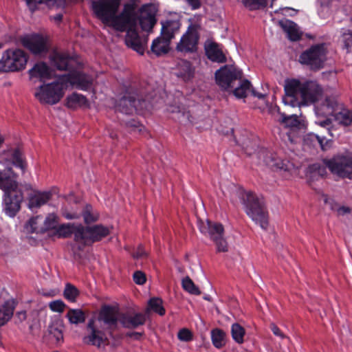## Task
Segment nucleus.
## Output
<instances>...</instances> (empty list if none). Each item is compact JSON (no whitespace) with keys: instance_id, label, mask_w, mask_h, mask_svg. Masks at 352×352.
I'll return each instance as SVG.
<instances>
[{"instance_id":"1","label":"nucleus","mask_w":352,"mask_h":352,"mask_svg":"<svg viewBox=\"0 0 352 352\" xmlns=\"http://www.w3.org/2000/svg\"><path fill=\"white\" fill-rule=\"evenodd\" d=\"M122 0H93L91 9L97 19L106 25L118 32L125 30L127 24L133 21L132 4L124 3L122 11L118 14Z\"/></svg>"},{"instance_id":"62","label":"nucleus","mask_w":352,"mask_h":352,"mask_svg":"<svg viewBox=\"0 0 352 352\" xmlns=\"http://www.w3.org/2000/svg\"><path fill=\"white\" fill-rule=\"evenodd\" d=\"M248 92H251L252 94L255 96V97H257L259 99H263L265 97V95L264 94H260V93H257L253 89H252V85L250 86V90L247 91V94Z\"/></svg>"},{"instance_id":"19","label":"nucleus","mask_w":352,"mask_h":352,"mask_svg":"<svg viewBox=\"0 0 352 352\" xmlns=\"http://www.w3.org/2000/svg\"><path fill=\"white\" fill-rule=\"evenodd\" d=\"M23 199L21 191L4 195V210L10 217H14L21 208V203Z\"/></svg>"},{"instance_id":"15","label":"nucleus","mask_w":352,"mask_h":352,"mask_svg":"<svg viewBox=\"0 0 352 352\" xmlns=\"http://www.w3.org/2000/svg\"><path fill=\"white\" fill-rule=\"evenodd\" d=\"M126 32L125 43L138 54L142 55L147 44V39L142 38L139 35L136 27H127L122 32Z\"/></svg>"},{"instance_id":"58","label":"nucleus","mask_w":352,"mask_h":352,"mask_svg":"<svg viewBox=\"0 0 352 352\" xmlns=\"http://www.w3.org/2000/svg\"><path fill=\"white\" fill-rule=\"evenodd\" d=\"M326 118L324 120L322 121H317L316 123L322 126L327 128V129H329L331 126V120L329 118V117H325Z\"/></svg>"},{"instance_id":"26","label":"nucleus","mask_w":352,"mask_h":352,"mask_svg":"<svg viewBox=\"0 0 352 352\" xmlns=\"http://www.w3.org/2000/svg\"><path fill=\"white\" fill-rule=\"evenodd\" d=\"M87 329L90 330V334L85 337V342L88 344L100 347L101 344L105 342V340L103 339L102 332L95 328L94 320L93 319L89 321Z\"/></svg>"},{"instance_id":"43","label":"nucleus","mask_w":352,"mask_h":352,"mask_svg":"<svg viewBox=\"0 0 352 352\" xmlns=\"http://www.w3.org/2000/svg\"><path fill=\"white\" fill-rule=\"evenodd\" d=\"M231 335L233 340L239 343L243 342V338L245 335V329L239 323H234L231 327Z\"/></svg>"},{"instance_id":"16","label":"nucleus","mask_w":352,"mask_h":352,"mask_svg":"<svg viewBox=\"0 0 352 352\" xmlns=\"http://www.w3.org/2000/svg\"><path fill=\"white\" fill-rule=\"evenodd\" d=\"M341 102L336 96H327L325 99L316 107V113L318 116H333L340 109Z\"/></svg>"},{"instance_id":"29","label":"nucleus","mask_w":352,"mask_h":352,"mask_svg":"<svg viewBox=\"0 0 352 352\" xmlns=\"http://www.w3.org/2000/svg\"><path fill=\"white\" fill-rule=\"evenodd\" d=\"M30 78H38L41 81L51 78V70L44 62H38L29 70Z\"/></svg>"},{"instance_id":"27","label":"nucleus","mask_w":352,"mask_h":352,"mask_svg":"<svg viewBox=\"0 0 352 352\" xmlns=\"http://www.w3.org/2000/svg\"><path fill=\"white\" fill-rule=\"evenodd\" d=\"M136 98L131 95H126L122 97L116 106V111L129 115L135 111Z\"/></svg>"},{"instance_id":"25","label":"nucleus","mask_w":352,"mask_h":352,"mask_svg":"<svg viewBox=\"0 0 352 352\" xmlns=\"http://www.w3.org/2000/svg\"><path fill=\"white\" fill-rule=\"evenodd\" d=\"M100 317L110 329H116L119 322V314L111 306H104L101 309Z\"/></svg>"},{"instance_id":"52","label":"nucleus","mask_w":352,"mask_h":352,"mask_svg":"<svg viewBox=\"0 0 352 352\" xmlns=\"http://www.w3.org/2000/svg\"><path fill=\"white\" fill-rule=\"evenodd\" d=\"M177 337L182 341L188 342L192 340V333L189 329L184 328L179 331Z\"/></svg>"},{"instance_id":"39","label":"nucleus","mask_w":352,"mask_h":352,"mask_svg":"<svg viewBox=\"0 0 352 352\" xmlns=\"http://www.w3.org/2000/svg\"><path fill=\"white\" fill-rule=\"evenodd\" d=\"M71 324H78L85 321V314L80 309H69L66 314Z\"/></svg>"},{"instance_id":"31","label":"nucleus","mask_w":352,"mask_h":352,"mask_svg":"<svg viewBox=\"0 0 352 352\" xmlns=\"http://www.w3.org/2000/svg\"><path fill=\"white\" fill-rule=\"evenodd\" d=\"M177 76L182 78L184 81L190 80L194 77L195 69L188 60H181L177 63Z\"/></svg>"},{"instance_id":"37","label":"nucleus","mask_w":352,"mask_h":352,"mask_svg":"<svg viewBox=\"0 0 352 352\" xmlns=\"http://www.w3.org/2000/svg\"><path fill=\"white\" fill-rule=\"evenodd\" d=\"M333 117L340 124L345 126L352 124V111L345 108L344 104L340 106V109L335 113Z\"/></svg>"},{"instance_id":"49","label":"nucleus","mask_w":352,"mask_h":352,"mask_svg":"<svg viewBox=\"0 0 352 352\" xmlns=\"http://www.w3.org/2000/svg\"><path fill=\"white\" fill-rule=\"evenodd\" d=\"M340 41L343 45V48L346 50L347 52H350L352 47V31L345 30L341 34Z\"/></svg>"},{"instance_id":"3","label":"nucleus","mask_w":352,"mask_h":352,"mask_svg":"<svg viewBox=\"0 0 352 352\" xmlns=\"http://www.w3.org/2000/svg\"><path fill=\"white\" fill-rule=\"evenodd\" d=\"M243 72L233 65H226L215 72L217 84L223 90L230 91L237 98H244L251 83L242 79Z\"/></svg>"},{"instance_id":"38","label":"nucleus","mask_w":352,"mask_h":352,"mask_svg":"<svg viewBox=\"0 0 352 352\" xmlns=\"http://www.w3.org/2000/svg\"><path fill=\"white\" fill-rule=\"evenodd\" d=\"M82 216L84 222L88 225L97 221L99 219L100 214L93 208L91 205L87 204L82 211Z\"/></svg>"},{"instance_id":"24","label":"nucleus","mask_w":352,"mask_h":352,"mask_svg":"<svg viewBox=\"0 0 352 352\" xmlns=\"http://www.w3.org/2000/svg\"><path fill=\"white\" fill-rule=\"evenodd\" d=\"M162 29L160 35L168 41H171L175 34L179 31L181 24L178 20L167 19L161 21Z\"/></svg>"},{"instance_id":"64","label":"nucleus","mask_w":352,"mask_h":352,"mask_svg":"<svg viewBox=\"0 0 352 352\" xmlns=\"http://www.w3.org/2000/svg\"><path fill=\"white\" fill-rule=\"evenodd\" d=\"M52 18L55 22H56L57 23H59L63 20V14H56L55 16H54Z\"/></svg>"},{"instance_id":"45","label":"nucleus","mask_w":352,"mask_h":352,"mask_svg":"<svg viewBox=\"0 0 352 352\" xmlns=\"http://www.w3.org/2000/svg\"><path fill=\"white\" fill-rule=\"evenodd\" d=\"M148 307L146 312H148L149 309H152L154 312L160 316H164L165 314V309L162 306V300L161 298H151L148 302Z\"/></svg>"},{"instance_id":"20","label":"nucleus","mask_w":352,"mask_h":352,"mask_svg":"<svg viewBox=\"0 0 352 352\" xmlns=\"http://www.w3.org/2000/svg\"><path fill=\"white\" fill-rule=\"evenodd\" d=\"M11 175L13 177L16 175L10 167L0 171V188L4 191V195L18 192L17 182L11 177Z\"/></svg>"},{"instance_id":"9","label":"nucleus","mask_w":352,"mask_h":352,"mask_svg":"<svg viewBox=\"0 0 352 352\" xmlns=\"http://www.w3.org/2000/svg\"><path fill=\"white\" fill-rule=\"evenodd\" d=\"M27 61L28 57L23 50H7L0 59V72L6 73L23 69Z\"/></svg>"},{"instance_id":"59","label":"nucleus","mask_w":352,"mask_h":352,"mask_svg":"<svg viewBox=\"0 0 352 352\" xmlns=\"http://www.w3.org/2000/svg\"><path fill=\"white\" fill-rule=\"evenodd\" d=\"M352 209L348 206H340L337 209V212L338 215H344L346 214H349L351 212Z\"/></svg>"},{"instance_id":"6","label":"nucleus","mask_w":352,"mask_h":352,"mask_svg":"<svg viewBox=\"0 0 352 352\" xmlns=\"http://www.w3.org/2000/svg\"><path fill=\"white\" fill-rule=\"evenodd\" d=\"M127 4H132L133 8V21L131 24H127L125 29L129 26L137 27L138 23L143 31L152 32L157 21L156 18L157 9L155 6L152 3H148L142 5L140 8H138V5L134 0L128 2Z\"/></svg>"},{"instance_id":"60","label":"nucleus","mask_w":352,"mask_h":352,"mask_svg":"<svg viewBox=\"0 0 352 352\" xmlns=\"http://www.w3.org/2000/svg\"><path fill=\"white\" fill-rule=\"evenodd\" d=\"M189 6L192 7V9H198L201 6L200 0H186Z\"/></svg>"},{"instance_id":"36","label":"nucleus","mask_w":352,"mask_h":352,"mask_svg":"<svg viewBox=\"0 0 352 352\" xmlns=\"http://www.w3.org/2000/svg\"><path fill=\"white\" fill-rule=\"evenodd\" d=\"M266 162L272 168H276L284 171H289L293 166L288 160L279 158L276 155L273 154L266 160Z\"/></svg>"},{"instance_id":"51","label":"nucleus","mask_w":352,"mask_h":352,"mask_svg":"<svg viewBox=\"0 0 352 352\" xmlns=\"http://www.w3.org/2000/svg\"><path fill=\"white\" fill-rule=\"evenodd\" d=\"M67 305L62 300H56L49 303L50 309L54 312L63 313Z\"/></svg>"},{"instance_id":"18","label":"nucleus","mask_w":352,"mask_h":352,"mask_svg":"<svg viewBox=\"0 0 352 352\" xmlns=\"http://www.w3.org/2000/svg\"><path fill=\"white\" fill-rule=\"evenodd\" d=\"M22 44L34 54H40L47 51L46 39L41 35L25 37L22 39Z\"/></svg>"},{"instance_id":"55","label":"nucleus","mask_w":352,"mask_h":352,"mask_svg":"<svg viewBox=\"0 0 352 352\" xmlns=\"http://www.w3.org/2000/svg\"><path fill=\"white\" fill-rule=\"evenodd\" d=\"M147 256V253L144 249L143 246L140 245L137 250L133 253V257L134 258L138 259Z\"/></svg>"},{"instance_id":"42","label":"nucleus","mask_w":352,"mask_h":352,"mask_svg":"<svg viewBox=\"0 0 352 352\" xmlns=\"http://www.w3.org/2000/svg\"><path fill=\"white\" fill-rule=\"evenodd\" d=\"M63 320L60 319L54 320L48 327L49 333L54 336L57 341L63 339Z\"/></svg>"},{"instance_id":"56","label":"nucleus","mask_w":352,"mask_h":352,"mask_svg":"<svg viewBox=\"0 0 352 352\" xmlns=\"http://www.w3.org/2000/svg\"><path fill=\"white\" fill-rule=\"evenodd\" d=\"M270 328L273 333L278 337H280L282 339L287 338L285 336V334L281 331V330L278 328V327L274 323H271L270 325Z\"/></svg>"},{"instance_id":"63","label":"nucleus","mask_w":352,"mask_h":352,"mask_svg":"<svg viewBox=\"0 0 352 352\" xmlns=\"http://www.w3.org/2000/svg\"><path fill=\"white\" fill-rule=\"evenodd\" d=\"M126 335H127V336H129L130 338H134L135 339L138 340L142 336V333L131 332V333H128Z\"/></svg>"},{"instance_id":"35","label":"nucleus","mask_w":352,"mask_h":352,"mask_svg":"<svg viewBox=\"0 0 352 352\" xmlns=\"http://www.w3.org/2000/svg\"><path fill=\"white\" fill-rule=\"evenodd\" d=\"M66 106L70 109H75L78 106L89 107V102L85 96L77 93H73L67 97Z\"/></svg>"},{"instance_id":"23","label":"nucleus","mask_w":352,"mask_h":352,"mask_svg":"<svg viewBox=\"0 0 352 352\" xmlns=\"http://www.w3.org/2000/svg\"><path fill=\"white\" fill-rule=\"evenodd\" d=\"M278 25L287 34V38L292 41H299L302 35L298 25L290 20H280Z\"/></svg>"},{"instance_id":"34","label":"nucleus","mask_w":352,"mask_h":352,"mask_svg":"<svg viewBox=\"0 0 352 352\" xmlns=\"http://www.w3.org/2000/svg\"><path fill=\"white\" fill-rule=\"evenodd\" d=\"M14 308V301L12 300L6 301L0 307V325H5L11 319Z\"/></svg>"},{"instance_id":"21","label":"nucleus","mask_w":352,"mask_h":352,"mask_svg":"<svg viewBox=\"0 0 352 352\" xmlns=\"http://www.w3.org/2000/svg\"><path fill=\"white\" fill-rule=\"evenodd\" d=\"M80 229V224L64 223L57 227L52 234L48 236L57 238H69L73 234L74 241L78 245V240L76 239L77 230Z\"/></svg>"},{"instance_id":"46","label":"nucleus","mask_w":352,"mask_h":352,"mask_svg":"<svg viewBox=\"0 0 352 352\" xmlns=\"http://www.w3.org/2000/svg\"><path fill=\"white\" fill-rule=\"evenodd\" d=\"M79 295V291L73 285L67 283L63 292V296L65 298L72 302H74L76 300L77 297Z\"/></svg>"},{"instance_id":"48","label":"nucleus","mask_w":352,"mask_h":352,"mask_svg":"<svg viewBox=\"0 0 352 352\" xmlns=\"http://www.w3.org/2000/svg\"><path fill=\"white\" fill-rule=\"evenodd\" d=\"M246 8L250 10L264 8L267 6V0H242Z\"/></svg>"},{"instance_id":"61","label":"nucleus","mask_w":352,"mask_h":352,"mask_svg":"<svg viewBox=\"0 0 352 352\" xmlns=\"http://www.w3.org/2000/svg\"><path fill=\"white\" fill-rule=\"evenodd\" d=\"M16 317L18 318V320L20 322H22V321L25 320L26 319V317H27L26 311H21L16 312Z\"/></svg>"},{"instance_id":"50","label":"nucleus","mask_w":352,"mask_h":352,"mask_svg":"<svg viewBox=\"0 0 352 352\" xmlns=\"http://www.w3.org/2000/svg\"><path fill=\"white\" fill-rule=\"evenodd\" d=\"M41 219V216H36L31 218L25 226L27 231L30 233L41 232V226H38V220Z\"/></svg>"},{"instance_id":"44","label":"nucleus","mask_w":352,"mask_h":352,"mask_svg":"<svg viewBox=\"0 0 352 352\" xmlns=\"http://www.w3.org/2000/svg\"><path fill=\"white\" fill-rule=\"evenodd\" d=\"M280 122L285 124L286 127L294 128L300 125V120L296 115L287 116L285 113H280Z\"/></svg>"},{"instance_id":"41","label":"nucleus","mask_w":352,"mask_h":352,"mask_svg":"<svg viewBox=\"0 0 352 352\" xmlns=\"http://www.w3.org/2000/svg\"><path fill=\"white\" fill-rule=\"evenodd\" d=\"M226 334L225 331L220 329H214L211 331V338L214 346L219 349L226 344Z\"/></svg>"},{"instance_id":"47","label":"nucleus","mask_w":352,"mask_h":352,"mask_svg":"<svg viewBox=\"0 0 352 352\" xmlns=\"http://www.w3.org/2000/svg\"><path fill=\"white\" fill-rule=\"evenodd\" d=\"M182 285L183 289L189 294L192 295L201 294L199 289L195 285L189 276H186L183 278Z\"/></svg>"},{"instance_id":"53","label":"nucleus","mask_w":352,"mask_h":352,"mask_svg":"<svg viewBox=\"0 0 352 352\" xmlns=\"http://www.w3.org/2000/svg\"><path fill=\"white\" fill-rule=\"evenodd\" d=\"M133 278V281L138 285H143L146 280L145 274L141 271L135 272Z\"/></svg>"},{"instance_id":"8","label":"nucleus","mask_w":352,"mask_h":352,"mask_svg":"<svg viewBox=\"0 0 352 352\" xmlns=\"http://www.w3.org/2000/svg\"><path fill=\"white\" fill-rule=\"evenodd\" d=\"M110 234L108 227L102 224L94 226H82L77 230L76 239L78 240V250H82L86 246H90L94 243L100 241Z\"/></svg>"},{"instance_id":"28","label":"nucleus","mask_w":352,"mask_h":352,"mask_svg":"<svg viewBox=\"0 0 352 352\" xmlns=\"http://www.w3.org/2000/svg\"><path fill=\"white\" fill-rule=\"evenodd\" d=\"M206 55L212 62L225 63L226 57L219 47V44L215 42H210L205 45Z\"/></svg>"},{"instance_id":"11","label":"nucleus","mask_w":352,"mask_h":352,"mask_svg":"<svg viewBox=\"0 0 352 352\" xmlns=\"http://www.w3.org/2000/svg\"><path fill=\"white\" fill-rule=\"evenodd\" d=\"M199 37L197 26L190 25L177 43L176 52L184 56L196 53L198 50Z\"/></svg>"},{"instance_id":"32","label":"nucleus","mask_w":352,"mask_h":352,"mask_svg":"<svg viewBox=\"0 0 352 352\" xmlns=\"http://www.w3.org/2000/svg\"><path fill=\"white\" fill-rule=\"evenodd\" d=\"M170 42L163 36H159L153 41L151 50L157 56L168 54L170 51Z\"/></svg>"},{"instance_id":"10","label":"nucleus","mask_w":352,"mask_h":352,"mask_svg":"<svg viewBox=\"0 0 352 352\" xmlns=\"http://www.w3.org/2000/svg\"><path fill=\"white\" fill-rule=\"evenodd\" d=\"M65 85V83L62 82L59 77L56 82L41 85L34 96L41 103L55 104L63 97Z\"/></svg>"},{"instance_id":"7","label":"nucleus","mask_w":352,"mask_h":352,"mask_svg":"<svg viewBox=\"0 0 352 352\" xmlns=\"http://www.w3.org/2000/svg\"><path fill=\"white\" fill-rule=\"evenodd\" d=\"M327 53V43L313 45L300 54L298 61L312 71H318L324 67Z\"/></svg>"},{"instance_id":"2","label":"nucleus","mask_w":352,"mask_h":352,"mask_svg":"<svg viewBox=\"0 0 352 352\" xmlns=\"http://www.w3.org/2000/svg\"><path fill=\"white\" fill-rule=\"evenodd\" d=\"M283 102L291 107H300L317 102L323 94L322 87L314 80L302 82L298 79L285 81Z\"/></svg>"},{"instance_id":"14","label":"nucleus","mask_w":352,"mask_h":352,"mask_svg":"<svg viewBox=\"0 0 352 352\" xmlns=\"http://www.w3.org/2000/svg\"><path fill=\"white\" fill-rule=\"evenodd\" d=\"M60 80L62 82L70 83L76 86L77 89L82 90H88L92 85V78L84 73L75 72H70L67 74L60 76Z\"/></svg>"},{"instance_id":"17","label":"nucleus","mask_w":352,"mask_h":352,"mask_svg":"<svg viewBox=\"0 0 352 352\" xmlns=\"http://www.w3.org/2000/svg\"><path fill=\"white\" fill-rule=\"evenodd\" d=\"M146 313L126 312L119 314V322L126 329H136L145 324Z\"/></svg>"},{"instance_id":"33","label":"nucleus","mask_w":352,"mask_h":352,"mask_svg":"<svg viewBox=\"0 0 352 352\" xmlns=\"http://www.w3.org/2000/svg\"><path fill=\"white\" fill-rule=\"evenodd\" d=\"M6 162H10L14 166L19 168L23 173H25L27 164L20 148H16L11 150L10 157L6 158Z\"/></svg>"},{"instance_id":"57","label":"nucleus","mask_w":352,"mask_h":352,"mask_svg":"<svg viewBox=\"0 0 352 352\" xmlns=\"http://www.w3.org/2000/svg\"><path fill=\"white\" fill-rule=\"evenodd\" d=\"M126 126L132 129H138L139 131H141V127L142 126L139 122L135 120H130L126 122Z\"/></svg>"},{"instance_id":"4","label":"nucleus","mask_w":352,"mask_h":352,"mask_svg":"<svg viewBox=\"0 0 352 352\" xmlns=\"http://www.w3.org/2000/svg\"><path fill=\"white\" fill-rule=\"evenodd\" d=\"M240 199L247 215L261 228L266 230L269 225V215L263 199L251 191L241 192Z\"/></svg>"},{"instance_id":"22","label":"nucleus","mask_w":352,"mask_h":352,"mask_svg":"<svg viewBox=\"0 0 352 352\" xmlns=\"http://www.w3.org/2000/svg\"><path fill=\"white\" fill-rule=\"evenodd\" d=\"M303 142L305 146L316 148L320 147L323 151L329 149L332 145L331 140H327L324 138H321L314 133L307 134L304 137Z\"/></svg>"},{"instance_id":"13","label":"nucleus","mask_w":352,"mask_h":352,"mask_svg":"<svg viewBox=\"0 0 352 352\" xmlns=\"http://www.w3.org/2000/svg\"><path fill=\"white\" fill-rule=\"evenodd\" d=\"M51 65L60 71H72L76 60L67 52L53 50L49 56Z\"/></svg>"},{"instance_id":"30","label":"nucleus","mask_w":352,"mask_h":352,"mask_svg":"<svg viewBox=\"0 0 352 352\" xmlns=\"http://www.w3.org/2000/svg\"><path fill=\"white\" fill-rule=\"evenodd\" d=\"M52 197L50 192H34L28 197V207L30 209L38 208L45 204Z\"/></svg>"},{"instance_id":"5","label":"nucleus","mask_w":352,"mask_h":352,"mask_svg":"<svg viewBox=\"0 0 352 352\" xmlns=\"http://www.w3.org/2000/svg\"><path fill=\"white\" fill-rule=\"evenodd\" d=\"M324 166H318V175L323 177L327 174L326 168L342 178L352 179V153L346 151L334 155L331 159H324Z\"/></svg>"},{"instance_id":"54","label":"nucleus","mask_w":352,"mask_h":352,"mask_svg":"<svg viewBox=\"0 0 352 352\" xmlns=\"http://www.w3.org/2000/svg\"><path fill=\"white\" fill-rule=\"evenodd\" d=\"M137 107H135V111L140 112L143 110H146L149 107V102L145 99H136Z\"/></svg>"},{"instance_id":"12","label":"nucleus","mask_w":352,"mask_h":352,"mask_svg":"<svg viewBox=\"0 0 352 352\" xmlns=\"http://www.w3.org/2000/svg\"><path fill=\"white\" fill-rule=\"evenodd\" d=\"M200 230L204 234H208L216 245L217 252H227L228 251V244L223 236L224 228L221 223L207 220L206 225L203 224L200 226Z\"/></svg>"},{"instance_id":"40","label":"nucleus","mask_w":352,"mask_h":352,"mask_svg":"<svg viewBox=\"0 0 352 352\" xmlns=\"http://www.w3.org/2000/svg\"><path fill=\"white\" fill-rule=\"evenodd\" d=\"M58 217L54 214H49L43 223V226H41V233H44L46 231H50L49 234H52L58 227Z\"/></svg>"}]
</instances>
